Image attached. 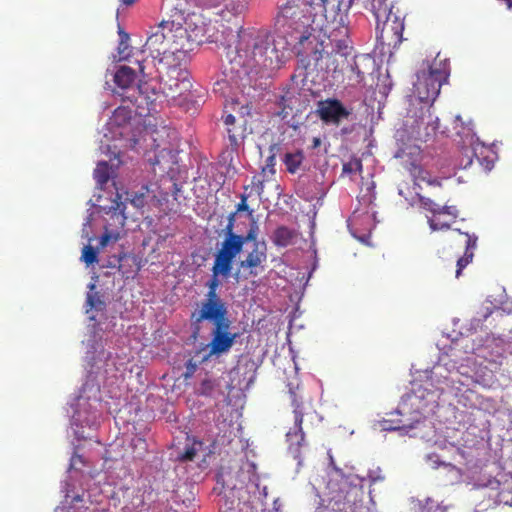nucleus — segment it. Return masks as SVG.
Wrapping results in <instances>:
<instances>
[{
	"label": "nucleus",
	"mask_w": 512,
	"mask_h": 512,
	"mask_svg": "<svg viewBox=\"0 0 512 512\" xmlns=\"http://www.w3.org/2000/svg\"><path fill=\"white\" fill-rule=\"evenodd\" d=\"M125 204L123 202L116 201V207L113 208V212L111 213L110 218L114 221L115 224L119 225L121 228L124 227L126 216L124 215Z\"/></svg>",
	"instance_id": "34"
},
{
	"label": "nucleus",
	"mask_w": 512,
	"mask_h": 512,
	"mask_svg": "<svg viewBox=\"0 0 512 512\" xmlns=\"http://www.w3.org/2000/svg\"><path fill=\"white\" fill-rule=\"evenodd\" d=\"M321 144H322V140H321V138H320V137H314V138L312 139V145H311V148H312V149H316V148L320 147V146H321Z\"/></svg>",
	"instance_id": "43"
},
{
	"label": "nucleus",
	"mask_w": 512,
	"mask_h": 512,
	"mask_svg": "<svg viewBox=\"0 0 512 512\" xmlns=\"http://www.w3.org/2000/svg\"><path fill=\"white\" fill-rule=\"evenodd\" d=\"M474 161L478 162L484 170L490 171L494 165V152L490 147L479 142L478 139L474 140V136L471 135L469 144L464 143L462 146L460 164L463 168H468Z\"/></svg>",
	"instance_id": "13"
},
{
	"label": "nucleus",
	"mask_w": 512,
	"mask_h": 512,
	"mask_svg": "<svg viewBox=\"0 0 512 512\" xmlns=\"http://www.w3.org/2000/svg\"><path fill=\"white\" fill-rule=\"evenodd\" d=\"M207 383H209V381H204V382H202V385L204 386V385H206Z\"/></svg>",
	"instance_id": "53"
},
{
	"label": "nucleus",
	"mask_w": 512,
	"mask_h": 512,
	"mask_svg": "<svg viewBox=\"0 0 512 512\" xmlns=\"http://www.w3.org/2000/svg\"><path fill=\"white\" fill-rule=\"evenodd\" d=\"M304 158L305 157L302 150L286 153L283 158V163L286 167V170L291 174H295L300 169Z\"/></svg>",
	"instance_id": "29"
},
{
	"label": "nucleus",
	"mask_w": 512,
	"mask_h": 512,
	"mask_svg": "<svg viewBox=\"0 0 512 512\" xmlns=\"http://www.w3.org/2000/svg\"><path fill=\"white\" fill-rule=\"evenodd\" d=\"M176 33H179L181 36L185 33L187 34L188 38H190L192 41L201 44L206 41H211V35H207V29H205L204 26H196L194 29L188 33L187 29H183L182 27L176 28Z\"/></svg>",
	"instance_id": "30"
},
{
	"label": "nucleus",
	"mask_w": 512,
	"mask_h": 512,
	"mask_svg": "<svg viewBox=\"0 0 512 512\" xmlns=\"http://www.w3.org/2000/svg\"><path fill=\"white\" fill-rule=\"evenodd\" d=\"M151 492L146 493L141 489H137L133 492L129 501L125 504L123 512H150V499Z\"/></svg>",
	"instance_id": "24"
},
{
	"label": "nucleus",
	"mask_w": 512,
	"mask_h": 512,
	"mask_svg": "<svg viewBox=\"0 0 512 512\" xmlns=\"http://www.w3.org/2000/svg\"><path fill=\"white\" fill-rule=\"evenodd\" d=\"M267 260V245L265 241H255L253 249L250 251L246 259L240 262V267L250 269V274L257 276L260 269L264 270L263 263Z\"/></svg>",
	"instance_id": "23"
},
{
	"label": "nucleus",
	"mask_w": 512,
	"mask_h": 512,
	"mask_svg": "<svg viewBox=\"0 0 512 512\" xmlns=\"http://www.w3.org/2000/svg\"><path fill=\"white\" fill-rule=\"evenodd\" d=\"M89 319H90L91 321H95V320H96V316H95V315H90V316H89Z\"/></svg>",
	"instance_id": "48"
},
{
	"label": "nucleus",
	"mask_w": 512,
	"mask_h": 512,
	"mask_svg": "<svg viewBox=\"0 0 512 512\" xmlns=\"http://www.w3.org/2000/svg\"><path fill=\"white\" fill-rule=\"evenodd\" d=\"M290 396L291 405L293 407L294 424L289 428L285 437L289 452L295 459H299L301 457L302 448L307 445L303 428V403L298 399L295 392L290 391Z\"/></svg>",
	"instance_id": "10"
},
{
	"label": "nucleus",
	"mask_w": 512,
	"mask_h": 512,
	"mask_svg": "<svg viewBox=\"0 0 512 512\" xmlns=\"http://www.w3.org/2000/svg\"><path fill=\"white\" fill-rule=\"evenodd\" d=\"M243 237L245 239V242L248 241V240H252L254 243H255V241H258L256 239V235L254 234L253 231H249L248 234L246 236H243Z\"/></svg>",
	"instance_id": "44"
},
{
	"label": "nucleus",
	"mask_w": 512,
	"mask_h": 512,
	"mask_svg": "<svg viewBox=\"0 0 512 512\" xmlns=\"http://www.w3.org/2000/svg\"><path fill=\"white\" fill-rule=\"evenodd\" d=\"M432 105H419L409 111L405 127L409 136L415 140L428 141L439 129V119L431 111Z\"/></svg>",
	"instance_id": "3"
},
{
	"label": "nucleus",
	"mask_w": 512,
	"mask_h": 512,
	"mask_svg": "<svg viewBox=\"0 0 512 512\" xmlns=\"http://www.w3.org/2000/svg\"><path fill=\"white\" fill-rule=\"evenodd\" d=\"M198 368V365L196 362H194L192 359L188 360L186 363V371L184 373V377L190 378L193 376V374L196 372Z\"/></svg>",
	"instance_id": "40"
},
{
	"label": "nucleus",
	"mask_w": 512,
	"mask_h": 512,
	"mask_svg": "<svg viewBox=\"0 0 512 512\" xmlns=\"http://www.w3.org/2000/svg\"><path fill=\"white\" fill-rule=\"evenodd\" d=\"M297 52L298 66L308 76L314 72L323 71L326 50L324 43L311 34H301Z\"/></svg>",
	"instance_id": "5"
},
{
	"label": "nucleus",
	"mask_w": 512,
	"mask_h": 512,
	"mask_svg": "<svg viewBox=\"0 0 512 512\" xmlns=\"http://www.w3.org/2000/svg\"><path fill=\"white\" fill-rule=\"evenodd\" d=\"M138 442L142 443V444H145V441L142 440V439H138Z\"/></svg>",
	"instance_id": "51"
},
{
	"label": "nucleus",
	"mask_w": 512,
	"mask_h": 512,
	"mask_svg": "<svg viewBox=\"0 0 512 512\" xmlns=\"http://www.w3.org/2000/svg\"><path fill=\"white\" fill-rule=\"evenodd\" d=\"M351 4H352V0H349V1H348L347 8H349V7L351 6Z\"/></svg>",
	"instance_id": "49"
},
{
	"label": "nucleus",
	"mask_w": 512,
	"mask_h": 512,
	"mask_svg": "<svg viewBox=\"0 0 512 512\" xmlns=\"http://www.w3.org/2000/svg\"><path fill=\"white\" fill-rule=\"evenodd\" d=\"M350 53L338 48L331 52H326L323 71L331 74L333 78L337 79L347 73V68L350 59Z\"/></svg>",
	"instance_id": "21"
},
{
	"label": "nucleus",
	"mask_w": 512,
	"mask_h": 512,
	"mask_svg": "<svg viewBox=\"0 0 512 512\" xmlns=\"http://www.w3.org/2000/svg\"><path fill=\"white\" fill-rule=\"evenodd\" d=\"M312 6L307 0H288L280 10L282 25L306 34L310 26Z\"/></svg>",
	"instance_id": "7"
},
{
	"label": "nucleus",
	"mask_w": 512,
	"mask_h": 512,
	"mask_svg": "<svg viewBox=\"0 0 512 512\" xmlns=\"http://www.w3.org/2000/svg\"><path fill=\"white\" fill-rule=\"evenodd\" d=\"M123 4L129 6L134 4L137 0H121Z\"/></svg>",
	"instance_id": "47"
},
{
	"label": "nucleus",
	"mask_w": 512,
	"mask_h": 512,
	"mask_svg": "<svg viewBox=\"0 0 512 512\" xmlns=\"http://www.w3.org/2000/svg\"><path fill=\"white\" fill-rule=\"evenodd\" d=\"M136 80L135 71L128 66H120L114 75V82L121 93L117 92L123 101H129L133 104L139 105V97L143 95L142 86L134 87Z\"/></svg>",
	"instance_id": "15"
},
{
	"label": "nucleus",
	"mask_w": 512,
	"mask_h": 512,
	"mask_svg": "<svg viewBox=\"0 0 512 512\" xmlns=\"http://www.w3.org/2000/svg\"><path fill=\"white\" fill-rule=\"evenodd\" d=\"M232 109L233 111H236L238 115L237 117H243V119H247V117L251 115L252 104L246 103L240 106L238 102H234L232 103Z\"/></svg>",
	"instance_id": "38"
},
{
	"label": "nucleus",
	"mask_w": 512,
	"mask_h": 512,
	"mask_svg": "<svg viewBox=\"0 0 512 512\" xmlns=\"http://www.w3.org/2000/svg\"><path fill=\"white\" fill-rule=\"evenodd\" d=\"M231 275L228 271H217L215 269V265L212 266V276L211 278L206 282L205 286L207 287L208 291L205 294L207 297H221L217 290L221 285V281L219 277H222L224 279L229 278Z\"/></svg>",
	"instance_id": "27"
},
{
	"label": "nucleus",
	"mask_w": 512,
	"mask_h": 512,
	"mask_svg": "<svg viewBox=\"0 0 512 512\" xmlns=\"http://www.w3.org/2000/svg\"><path fill=\"white\" fill-rule=\"evenodd\" d=\"M404 22L397 14L376 21V38L382 48L389 52L399 47L403 40Z\"/></svg>",
	"instance_id": "11"
},
{
	"label": "nucleus",
	"mask_w": 512,
	"mask_h": 512,
	"mask_svg": "<svg viewBox=\"0 0 512 512\" xmlns=\"http://www.w3.org/2000/svg\"><path fill=\"white\" fill-rule=\"evenodd\" d=\"M109 170L110 167L107 162H99L97 164L94 170V178L100 186H103L108 182L110 178Z\"/></svg>",
	"instance_id": "32"
},
{
	"label": "nucleus",
	"mask_w": 512,
	"mask_h": 512,
	"mask_svg": "<svg viewBox=\"0 0 512 512\" xmlns=\"http://www.w3.org/2000/svg\"><path fill=\"white\" fill-rule=\"evenodd\" d=\"M459 234L464 235L466 237V247L465 252L462 257H460L457 261V269H456V277L458 278L461 275L462 270L472 262L474 257V250L477 246V236L470 235L467 232H462L460 229L456 230Z\"/></svg>",
	"instance_id": "25"
},
{
	"label": "nucleus",
	"mask_w": 512,
	"mask_h": 512,
	"mask_svg": "<svg viewBox=\"0 0 512 512\" xmlns=\"http://www.w3.org/2000/svg\"><path fill=\"white\" fill-rule=\"evenodd\" d=\"M193 334L197 335L200 331V325L204 321L211 325L221 324L228 321L229 310L227 302L221 297L204 296L197 309L190 315Z\"/></svg>",
	"instance_id": "4"
},
{
	"label": "nucleus",
	"mask_w": 512,
	"mask_h": 512,
	"mask_svg": "<svg viewBox=\"0 0 512 512\" xmlns=\"http://www.w3.org/2000/svg\"><path fill=\"white\" fill-rule=\"evenodd\" d=\"M321 2H322V5H323V6H325V5H326L327 0H321Z\"/></svg>",
	"instance_id": "50"
},
{
	"label": "nucleus",
	"mask_w": 512,
	"mask_h": 512,
	"mask_svg": "<svg viewBox=\"0 0 512 512\" xmlns=\"http://www.w3.org/2000/svg\"><path fill=\"white\" fill-rule=\"evenodd\" d=\"M238 480L246 486L249 493L259 498L267 496V487L263 486L262 489L260 488V477L257 473V467L253 462L246 460L242 463L238 471Z\"/></svg>",
	"instance_id": "19"
},
{
	"label": "nucleus",
	"mask_w": 512,
	"mask_h": 512,
	"mask_svg": "<svg viewBox=\"0 0 512 512\" xmlns=\"http://www.w3.org/2000/svg\"><path fill=\"white\" fill-rule=\"evenodd\" d=\"M119 238H120V233L118 231L117 232L108 231V229L106 228L105 233L102 235V237L100 239V244L102 246H106L110 241H117V240H119Z\"/></svg>",
	"instance_id": "39"
},
{
	"label": "nucleus",
	"mask_w": 512,
	"mask_h": 512,
	"mask_svg": "<svg viewBox=\"0 0 512 512\" xmlns=\"http://www.w3.org/2000/svg\"><path fill=\"white\" fill-rule=\"evenodd\" d=\"M150 163L152 166L160 164V160H159L158 156H155L153 159H150Z\"/></svg>",
	"instance_id": "45"
},
{
	"label": "nucleus",
	"mask_w": 512,
	"mask_h": 512,
	"mask_svg": "<svg viewBox=\"0 0 512 512\" xmlns=\"http://www.w3.org/2000/svg\"><path fill=\"white\" fill-rule=\"evenodd\" d=\"M366 8L372 12L376 21L394 14L387 4V0H368Z\"/></svg>",
	"instance_id": "28"
},
{
	"label": "nucleus",
	"mask_w": 512,
	"mask_h": 512,
	"mask_svg": "<svg viewBox=\"0 0 512 512\" xmlns=\"http://www.w3.org/2000/svg\"><path fill=\"white\" fill-rule=\"evenodd\" d=\"M82 260L87 265L97 262V251L91 245L84 246L82 251Z\"/></svg>",
	"instance_id": "37"
},
{
	"label": "nucleus",
	"mask_w": 512,
	"mask_h": 512,
	"mask_svg": "<svg viewBox=\"0 0 512 512\" xmlns=\"http://www.w3.org/2000/svg\"><path fill=\"white\" fill-rule=\"evenodd\" d=\"M297 232L287 226H279L273 233L272 241L278 247H287L294 243Z\"/></svg>",
	"instance_id": "26"
},
{
	"label": "nucleus",
	"mask_w": 512,
	"mask_h": 512,
	"mask_svg": "<svg viewBox=\"0 0 512 512\" xmlns=\"http://www.w3.org/2000/svg\"><path fill=\"white\" fill-rule=\"evenodd\" d=\"M202 445L201 441H194L191 446L186 447L185 451L178 456V460L182 462L192 461Z\"/></svg>",
	"instance_id": "33"
},
{
	"label": "nucleus",
	"mask_w": 512,
	"mask_h": 512,
	"mask_svg": "<svg viewBox=\"0 0 512 512\" xmlns=\"http://www.w3.org/2000/svg\"><path fill=\"white\" fill-rule=\"evenodd\" d=\"M106 309V303L99 295L98 292H89L86 297V313H90V311L95 310L98 312H103Z\"/></svg>",
	"instance_id": "31"
},
{
	"label": "nucleus",
	"mask_w": 512,
	"mask_h": 512,
	"mask_svg": "<svg viewBox=\"0 0 512 512\" xmlns=\"http://www.w3.org/2000/svg\"><path fill=\"white\" fill-rule=\"evenodd\" d=\"M173 22H161L157 30L153 32L146 40L143 46V52H148L152 57L154 66L161 73V66H165L164 60L168 58L166 41H169L174 34H172Z\"/></svg>",
	"instance_id": "9"
},
{
	"label": "nucleus",
	"mask_w": 512,
	"mask_h": 512,
	"mask_svg": "<svg viewBox=\"0 0 512 512\" xmlns=\"http://www.w3.org/2000/svg\"><path fill=\"white\" fill-rule=\"evenodd\" d=\"M274 159H275V157H274V156H270V157L268 158V160H267V162H268V163H267V166H271V167L273 168V166H274Z\"/></svg>",
	"instance_id": "46"
},
{
	"label": "nucleus",
	"mask_w": 512,
	"mask_h": 512,
	"mask_svg": "<svg viewBox=\"0 0 512 512\" xmlns=\"http://www.w3.org/2000/svg\"><path fill=\"white\" fill-rule=\"evenodd\" d=\"M95 288V285L94 284H91L90 285V289L93 290Z\"/></svg>",
	"instance_id": "52"
},
{
	"label": "nucleus",
	"mask_w": 512,
	"mask_h": 512,
	"mask_svg": "<svg viewBox=\"0 0 512 512\" xmlns=\"http://www.w3.org/2000/svg\"><path fill=\"white\" fill-rule=\"evenodd\" d=\"M145 62L146 60H137V63H138V66H139V72L144 76L146 77L147 74L145 73Z\"/></svg>",
	"instance_id": "42"
},
{
	"label": "nucleus",
	"mask_w": 512,
	"mask_h": 512,
	"mask_svg": "<svg viewBox=\"0 0 512 512\" xmlns=\"http://www.w3.org/2000/svg\"><path fill=\"white\" fill-rule=\"evenodd\" d=\"M248 210H249V207L247 205V196L242 194L241 201L237 204L236 212H234L233 214H236L237 212L248 211Z\"/></svg>",
	"instance_id": "41"
},
{
	"label": "nucleus",
	"mask_w": 512,
	"mask_h": 512,
	"mask_svg": "<svg viewBox=\"0 0 512 512\" xmlns=\"http://www.w3.org/2000/svg\"><path fill=\"white\" fill-rule=\"evenodd\" d=\"M231 321L212 325L210 341L207 344L208 353L203 357V362L212 357H220L227 354L233 347L238 337L237 333L230 331Z\"/></svg>",
	"instance_id": "12"
},
{
	"label": "nucleus",
	"mask_w": 512,
	"mask_h": 512,
	"mask_svg": "<svg viewBox=\"0 0 512 512\" xmlns=\"http://www.w3.org/2000/svg\"><path fill=\"white\" fill-rule=\"evenodd\" d=\"M147 195L151 196L159 205L167 202L169 196H176L180 191V188L176 181L169 175H162L157 182L150 183L145 187Z\"/></svg>",
	"instance_id": "18"
},
{
	"label": "nucleus",
	"mask_w": 512,
	"mask_h": 512,
	"mask_svg": "<svg viewBox=\"0 0 512 512\" xmlns=\"http://www.w3.org/2000/svg\"><path fill=\"white\" fill-rule=\"evenodd\" d=\"M222 118L224 125L226 126L231 149L237 150L241 141L245 137L248 121L247 119H243V117H236V115L231 113L223 116Z\"/></svg>",
	"instance_id": "22"
},
{
	"label": "nucleus",
	"mask_w": 512,
	"mask_h": 512,
	"mask_svg": "<svg viewBox=\"0 0 512 512\" xmlns=\"http://www.w3.org/2000/svg\"><path fill=\"white\" fill-rule=\"evenodd\" d=\"M449 62L439 54L433 63L417 73L414 94L419 105H432L440 93L441 86L449 77Z\"/></svg>",
	"instance_id": "2"
},
{
	"label": "nucleus",
	"mask_w": 512,
	"mask_h": 512,
	"mask_svg": "<svg viewBox=\"0 0 512 512\" xmlns=\"http://www.w3.org/2000/svg\"><path fill=\"white\" fill-rule=\"evenodd\" d=\"M375 65L370 54L350 55L346 76L352 85L361 84L367 75L373 74Z\"/></svg>",
	"instance_id": "17"
},
{
	"label": "nucleus",
	"mask_w": 512,
	"mask_h": 512,
	"mask_svg": "<svg viewBox=\"0 0 512 512\" xmlns=\"http://www.w3.org/2000/svg\"><path fill=\"white\" fill-rule=\"evenodd\" d=\"M432 393L422 387V385H414L412 390L402 396L401 401L395 411V415L406 417L403 418H385L380 421V426L385 431H394L411 427V422L417 421L418 416L428 406V398ZM391 416L394 413L390 414Z\"/></svg>",
	"instance_id": "1"
},
{
	"label": "nucleus",
	"mask_w": 512,
	"mask_h": 512,
	"mask_svg": "<svg viewBox=\"0 0 512 512\" xmlns=\"http://www.w3.org/2000/svg\"><path fill=\"white\" fill-rule=\"evenodd\" d=\"M234 217L235 214L229 215V222L225 228V238L215 254L213 265H215L217 271L231 273L234 259L241 253L245 244L244 237L233 232Z\"/></svg>",
	"instance_id": "6"
},
{
	"label": "nucleus",
	"mask_w": 512,
	"mask_h": 512,
	"mask_svg": "<svg viewBox=\"0 0 512 512\" xmlns=\"http://www.w3.org/2000/svg\"><path fill=\"white\" fill-rule=\"evenodd\" d=\"M409 170L415 181H424L428 182L429 184L432 183V181L428 178V172L421 166L412 163Z\"/></svg>",
	"instance_id": "35"
},
{
	"label": "nucleus",
	"mask_w": 512,
	"mask_h": 512,
	"mask_svg": "<svg viewBox=\"0 0 512 512\" xmlns=\"http://www.w3.org/2000/svg\"><path fill=\"white\" fill-rule=\"evenodd\" d=\"M419 205L430 213L426 215L428 225L432 231L448 230L456 221L459 211L456 206H441L432 199L418 194Z\"/></svg>",
	"instance_id": "8"
},
{
	"label": "nucleus",
	"mask_w": 512,
	"mask_h": 512,
	"mask_svg": "<svg viewBox=\"0 0 512 512\" xmlns=\"http://www.w3.org/2000/svg\"><path fill=\"white\" fill-rule=\"evenodd\" d=\"M167 69L168 79L162 77L164 90L167 91V95L175 98L181 96L184 90H188L191 86L190 81L187 79V73L182 71L177 66L168 67L166 64L162 66Z\"/></svg>",
	"instance_id": "20"
},
{
	"label": "nucleus",
	"mask_w": 512,
	"mask_h": 512,
	"mask_svg": "<svg viewBox=\"0 0 512 512\" xmlns=\"http://www.w3.org/2000/svg\"><path fill=\"white\" fill-rule=\"evenodd\" d=\"M361 170L362 162L357 158L351 159L350 161L344 163L342 167V173L347 175L354 174L357 171L360 172Z\"/></svg>",
	"instance_id": "36"
},
{
	"label": "nucleus",
	"mask_w": 512,
	"mask_h": 512,
	"mask_svg": "<svg viewBox=\"0 0 512 512\" xmlns=\"http://www.w3.org/2000/svg\"><path fill=\"white\" fill-rule=\"evenodd\" d=\"M317 116L325 124L338 126L343 119H347L351 112L336 98H328L317 103Z\"/></svg>",
	"instance_id": "16"
},
{
	"label": "nucleus",
	"mask_w": 512,
	"mask_h": 512,
	"mask_svg": "<svg viewBox=\"0 0 512 512\" xmlns=\"http://www.w3.org/2000/svg\"><path fill=\"white\" fill-rule=\"evenodd\" d=\"M363 489L347 482L342 483L339 494L331 499L334 511L358 512L363 502Z\"/></svg>",
	"instance_id": "14"
}]
</instances>
